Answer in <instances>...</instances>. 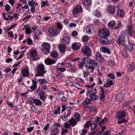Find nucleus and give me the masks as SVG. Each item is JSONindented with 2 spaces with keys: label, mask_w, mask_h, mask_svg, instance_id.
<instances>
[{
  "label": "nucleus",
  "mask_w": 135,
  "mask_h": 135,
  "mask_svg": "<svg viewBox=\"0 0 135 135\" xmlns=\"http://www.w3.org/2000/svg\"><path fill=\"white\" fill-rule=\"evenodd\" d=\"M91 124V121H88L86 122L84 126V128L85 129L87 128L90 126Z\"/></svg>",
  "instance_id": "38"
},
{
  "label": "nucleus",
  "mask_w": 135,
  "mask_h": 135,
  "mask_svg": "<svg viewBox=\"0 0 135 135\" xmlns=\"http://www.w3.org/2000/svg\"><path fill=\"white\" fill-rule=\"evenodd\" d=\"M74 115L75 118L77 120L79 121L80 120V118L79 113H77L75 114H74Z\"/></svg>",
  "instance_id": "45"
},
{
  "label": "nucleus",
  "mask_w": 135,
  "mask_h": 135,
  "mask_svg": "<svg viewBox=\"0 0 135 135\" xmlns=\"http://www.w3.org/2000/svg\"><path fill=\"white\" fill-rule=\"evenodd\" d=\"M80 44L79 43H73L72 45V47L74 50H78L80 47Z\"/></svg>",
  "instance_id": "18"
},
{
  "label": "nucleus",
  "mask_w": 135,
  "mask_h": 135,
  "mask_svg": "<svg viewBox=\"0 0 135 135\" xmlns=\"http://www.w3.org/2000/svg\"><path fill=\"white\" fill-rule=\"evenodd\" d=\"M15 0H9V2L12 6H13Z\"/></svg>",
  "instance_id": "62"
},
{
  "label": "nucleus",
  "mask_w": 135,
  "mask_h": 135,
  "mask_svg": "<svg viewBox=\"0 0 135 135\" xmlns=\"http://www.w3.org/2000/svg\"><path fill=\"white\" fill-rule=\"evenodd\" d=\"M87 90V94L88 95L91 94H96L97 92L96 89L95 88L92 87V86L88 88Z\"/></svg>",
  "instance_id": "12"
},
{
  "label": "nucleus",
  "mask_w": 135,
  "mask_h": 135,
  "mask_svg": "<svg viewBox=\"0 0 135 135\" xmlns=\"http://www.w3.org/2000/svg\"><path fill=\"white\" fill-rule=\"evenodd\" d=\"M57 28H58L60 30H61L62 28V25L60 22H58L57 23Z\"/></svg>",
  "instance_id": "49"
},
{
  "label": "nucleus",
  "mask_w": 135,
  "mask_h": 135,
  "mask_svg": "<svg viewBox=\"0 0 135 135\" xmlns=\"http://www.w3.org/2000/svg\"><path fill=\"white\" fill-rule=\"evenodd\" d=\"M84 65L86 67L91 69V72L93 73L94 69H98L99 66L94 60H91L88 57L85 58L83 60Z\"/></svg>",
  "instance_id": "1"
},
{
  "label": "nucleus",
  "mask_w": 135,
  "mask_h": 135,
  "mask_svg": "<svg viewBox=\"0 0 135 135\" xmlns=\"http://www.w3.org/2000/svg\"><path fill=\"white\" fill-rule=\"evenodd\" d=\"M59 132V130L56 128H55L52 131V132L54 133L57 134Z\"/></svg>",
  "instance_id": "57"
},
{
  "label": "nucleus",
  "mask_w": 135,
  "mask_h": 135,
  "mask_svg": "<svg viewBox=\"0 0 135 135\" xmlns=\"http://www.w3.org/2000/svg\"><path fill=\"white\" fill-rule=\"evenodd\" d=\"M28 4L30 7H31V12L32 13L35 12V7L38 5V3L35 2L33 0L29 1Z\"/></svg>",
  "instance_id": "6"
},
{
  "label": "nucleus",
  "mask_w": 135,
  "mask_h": 135,
  "mask_svg": "<svg viewBox=\"0 0 135 135\" xmlns=\"http://www.w3.org/2000/svg\"><path fill=\"white\" fill-rule=\"evenodd\" d=\"M115 11V8L113 6L109 7L108 8V12L110 14L114 13Z\"/></svg>",
  "instance_id": "25"
},
{
  "label": "nucleus",
  "mask_w": 135,
  "mask_h": 135,
  "mask_svg": "<svg viewBox=\"0 0 135 135\" xmlns=\"http://www.w3.org/2000/svg\"><path fill=\"white\" fill-rule=\"evenodd\" d=\"M25 31H26V34H29L32 32L31 29L29 28H26V29Z\"/></svg>",
  "instance_id": "55"
},
{
  "label": "nucleus",
  "mask_w": 135,
  "mask_h": 135,
  "mask_svg": "<svg viewBox=\"0 0 135 135\" xmlns=\"http://www.w3.org/2000/svg\"><path fill=\"white\" fill-rule=\"evenodd\" d=\"M82 40L83 42H85L88 40L89 37L88 36L85 35L82 37Z\"/></svg>",
  "instance_id": "46"
},
{
  "label": "nucleus",
  "mask_w": 135,
  "mask_h": 135,
  "mask_svg": "<svg viewBox=\"0 0 135 135\" xmlns=\"http://www.w3.org/2000/svg\"><path fill=\"white\" fill-rule=\"evenodd\" d=\"M27 41L28 42V44L29 45H31L32 44V40L30 38H28L27 39Z\"/></svg>",
  "instance_id": "50"
},
{
  "label": "nucleus",
  "mask_w": 135,
  "mask_h": 135,
  "mask_svg": "<svg viewBox=\"0 0 135 135\" xmlns=\"http://www.w3.org/2000/svg\"><path fill=\"white\" fill-rule=\"evenodd\" d=\"M127 48L130 52L132 51L133 50V47L132 44L131 43L130 41L128 39V44L127 45Z\"/></svg>",
  "instance_id": "24"
},
{
  "label": "nucleus",
  "mask_w": 135,
  "mask_h": 135,
  "mask_svg": "<svg viewBox=\"0 0 135 135\" xmlns=\"http://www.w3.org/2000/svg\"><path fill=\"white\" fill-rule=\"evenodd\" d=\"M56 76L59 79H61L63 77V75L61 73H59L56 75Z\"/></svg>",
  "instance_id": "58"
},
{
  "label": "nucleus",
  "mask_w": 135,
  "mask_h": 135,
  "mask_svg": "<svg viewBox=\"0 0 135 135\" xmlns=\"http://www.w3.org/2000/svg\"><path fill=\"white\" fill-rule=\"evenodd\" d=\"M56 61L53 59L48 58L45 60V63L49 65H50L55 64Z\"/></svg>",
  "instance_id": "21"
},
{
  "label": "nucleus",
  "mask_w": 135,
  "mask_h": 135,
  "mask_svg": "<svg viewBox=\"0 0 135 135\" xmlns=\"http://www.w3.org/2000/svg\"><path fill=\"white\" fill-rule=\"evenodd\" d=\"M41 7L42 8L45 6H47L48 4V2L47 1H42L41 2Z\"/></svg>",
  "instance_id": "44"
},
{
  "label": "nucleus",
  "mask_w": 135,
  "mask_h": 135,
  "mask_svg": "<svg viewBox=\"0 0 135 135\" xmlns=\"http://www.w3.org/2000/svg\"><path fill=\"white\" fill-rule=\"evenodd\" d=\"M97 60L99 62H102L104 61V59L99 52H97L96 54Z\"/></svg>",
  "instance_id": "15"
},
{
  "label": "nucleus",
  "mask_w": 135,
  "mask_h": 135,
  "mask_svg": "<svg viewBox=\"0 0 135 135\" xmlns=\"http://www.w3.org/2000/svg\"><path fill=\"white\" fill-rule=\"evenodd\" d=\"M108 65L109 66H112L114 65L115 63L113 60H110L108 61Z\"/></svg>",
  "instance_id": "42"
},
{
  "label": "nucleus",
  "mask_w": 135,
  "mask_h": 135,
  "mask_svg": "<svg viewBox=\"0 0 135 135\" xmlns=\"http://www.w3.org/2000/svg\"><path fill=\"white\" fill-rule=\"evenodd\" d=\"M127 31L128 33L130 34L134 32L132 25H130L127 26Z\"/></svg>",
  "instance_id": "29"
},
{
  "label": "nucleus",
  "mask_w": 135,
  "mask_h": 135,
  "mask_svg": "<svg viewBox=\"0 0 135 135\" xmlns=\"http://www.w3.org/2000/svg\"><path fill=\"white\" fill-rule=\"evenodd\" d=\"M32 85L30 87V89L32 90L33 91L35 90L37 87V82L33 80H32Z\"/></svg>",
  "instance_id": "23"
},
{
  "label": "nucleus",
  "mask_w": 135,
  "mask_h": 135,
  "mask_svg": "<svg viewBox=\"0 0 135 135\" xmlns=\"http://www.w3.org/2000/svg\"><path fill=\"white\" fill-rule=\"evenodd\" d=\"M30 54L31 57L32 59H35L38 58L37 52L35 50H31L30 52Z\"/></svg>",
  "instance_id": "14"
},
{
  "label": "nucleus",
  "mask_w": 135,
  "mask_h": 135,
  "mask_svg": "<svg viewBox=\"0 0 135 135\" xmlns=\"http://www.w3.org/2000/svg\"><path fill=\"white\" fill-rule=\"evenodd\" d=\"M117 13L118 16L120 17H123L124 16V12L123 10L121 9L118 11Z\"/></svg>",
  "instance_id": "30"
},
{
  "label": "nucleus",
  "mask_w": 135,
  "mask_h": 135,
  "mask_svg": "<svg viewBox=\"0 0 135 135\" xmlns=\"http://www.w3.org/2000/svg\"><path fill=\"white\" fill-rule=\"evenodd\" d=\"M83 4L86 6L90 5L91 4V0H83Z\"/></svg>",
  "instance_id": "34"
},
{
  "label": "nucleus",
  "mask_w": 135,
  "mask_h": 135,
  "mask_svg": "<svg viewBox=\"0 0 135 135\" xmlns=\"http://www.w3.org/2000/svg\"><path fill=\"white\" fill-rule=\"evenodd\" d=\"M119 120L118 121L117 123L118 124H121L124 122H126L125 119H122V120L119 119Z\"/></svg>",
  "instance_id": "56"
},
{
  "label": "nucleus",
  "mask_w": 135,
  "mask_h": 135,
  "mask_svg": "<svg viewBox=\"0 0 135 135\" xmlns=\"http://www.w3.org/2000/svg\"><path fill=\"white\" fill-rule=\"evenodd\" d=\"M51 55L52 57H56L58 56L57 52L56 51H53L51 53Z\"/></svg>",
  "instance_id": "35"
},
{
  "label": "nucleus",
  "mask_w": 135,
  "mask_h": 135,
  "mask_svg": "<svg viewBox=\"0 0 135 135\" xmlns=\"http://www.w3.org/2000/svg\"><path fill=\"white\" fill-rule=\"evenodd\" d=\"M100 51L104 53H107L108 54H110L111 53L110 50L109 49L104 47L100 48Z\"/></svg>",
  "instance_id": "22"
},
{
  "label": "nucleus",
  "mask_w": 135,
  "mask_h": 135,
  "mask_svg": "<svg viewBox=\"0 0 135 135\" xmlns=\"http://www.w3.org/2000/svg\"><path fill=\"white\" fill-rule=\"evenodd\" d=\"M30 0H20V2L23 4H27Z\"/></svg>",
  "instance_id": "51"
},
{
  "label": "nucleus",
  "mask_w": 135,
  "mask_h": 135,
  "mask_svg": "<svg viewBox=\"0 0 135 135\" xmlns=\"http://www.w3.org/2000/svg\"><path fill=\"white\" fill-rule=\"evenodd\" d=\"M82 52L87 56H89L91 54V49L88 46H85L81 49Z\"/></svg>",
  "instance_id": "7"
},
{
  "label": "nucleus",
  "mask_w": 135,
  "mask_h": 135,
  "mask_svg": "<svg viewBox=\"0 0 135 135\" xmlns=\"http://www.w3.org/2000/svg\"><path fill=\"white\" fill-rule=\"evenodd\" d=\"M37 70V73L36 75V76H42L45 73L44 69V66L43 64L39 65Z\"/></svg>",
  "instance_id": "4"
},
{
  "label": "nucleus",
  "mask_w": 135,
  "mask_h": 135,
  "mask_svg": "<svg viewBox=\"0 0 135 135\" xmlns=\"http://www.w3.org/2000/svg\"><path fill=\"white\" fill-rule=\"evenodd\" d=\"M33 103L36 105H38L42 104L41 102L39 99H33Z\"/></svg>",
  "instance_id": "33"
},
{
  "label": "nucleus",
  "mask_w": 135,
  "mask_h": 135,
  "mask_svg": "<svg viewBox=\"0 0 135 135\" xmlns=\"http://www.w3.org/2000/svg\"><path fill=\"white\" fill-rule=\"evenodd\" d=\"M95 94H93L89 95V97L91 100H96L98 99V97Z\"/></svg>",
  "instance_id": "32"
},
{
  "label": "nucleus",
  "mask_w": 135,
  "mask_h": 135,
  "mask_svg": "<svg viewBox=\"0 0 135 135\" xmlns=\"http://www.w3.org/2000/svg\"><path fill=\"white\" fill-rule=\"evenodd\" d=\"M49 31L50 33L54 36H56L59 33L57 28L54 27H50L49 29Z\"/></svg>",
  "instance_id": "8"
},
{
  "label": "nucleus",
  "mask_w": 135,
  "mask_h": 135,
  "mask_svg": "<svg viewBox=\"0 0 135 135\" xmlns=\"http://www.w3.org/2000/svg\"><path fill=\"white\" fill-rule=\"evenodd\" d=\"M98 33L100 36L103 38L107 37L109 35V30L106 29H101Z\"/></svg>",
  "instance_id": "5"
},
{
  "label": "nucleus",
  "mask_w": 135,
  "mask_h": 135,
  "mask_svg": "<svg viewBox=\"0 0 135 135\" xmlns=\"http://www.w3.org/2000/svg\"><path fill=\"white\" fill-rule=\"evenodd\" d=\"M38 95L40 97V99L42 100H44L45 98V94L43 91L39 88L37 90Z\"/></svg>",
  "instance_id": "13"
},
{
  "label": "nucleus",
  "mask_w": 135,
  "mask_h": 135,
  "mask_svg": "<svg viewBox=\"0 0 135 135\" xmlns=\"http://www.w3.org/2000/svg\"><path fill=\"white\" fill-rule=\"evenodd\" d=\"M134 66L133 62H132L130 64L128 65L127 66V68L131 71L133 70L134 68H135Z\"/></svg>",
  "instance_id": "31"
},
{
  "label": "nucleus",
  "mask_w": 135,
  "mask_h": 135,
  "mask_svg": "<svg viewBox=\"0 0 135 135\" xmlns=\"http://www.w3.org/2000/svg\"><path fill=\"white\" fill-rule=\"evenodd\" d=\"M129 79V78L128 77H127L125 78L124 81L126 84H128V81Z\"/></svg>",
  "instance_id": "63"
},
{
  "label": "nucleus",
  "mask_w": 135,
  "mask_h": 135,
  "mask_svg": "<svg viewBox=\"0 0 135 135\" xmlns=\"http://www.w3.org/2000/svg\"><path fill=\"white\" fill-rule=\"evenodd\" d=\"M73 85L79 89H81V85L78 83H76L75 84H73Z\"/></svg>",
  "instance_id": "39"
},
{
  "label": "nucleus",
  "mask_w": 135,
  "mask_h": 135,
  "mask_svg": "<svg viewBox=\"0 0 135 135\" xmlns=\"http://www.w3.org/2000/svg\"><path fill=\"white\" fill-rule=\"evenodd\" d=\"M8 34L9 36H10L12 38H14V36L13 35V32L12 31L9 32L8 33Z\"/></svg>",
  "instance_id": "61"
},
{
  "label": "nucleus",
  "mask_w": 135,
  "mask_h": 135,
  "mask_svg": "<svg viewBox=\"0 0 135 135\" xmlns=\"http://www.w3.org/2000/svg\"><path fill=\"white\" fill-rule=\"evenodd\" d=\"M94 27L92 25H89L87 26L86 29V32L92 35L94 32Z\"/></svg>",
  "instance_id": "9"
},
{
  "label": "nucleus",
  "mask_w": 135,
  "mask_h": 135,
  "mask_svg": "<svg viewBox=\"0 0 135 135\" xmlns=\"http://www.w3.org/2000/svg\"><path fill=\"white\" fill-rule=\"evenodd\" d=\"M39 83L42 85L46 83H47V81L45 79H41L39 80Z\"/></svg>",
  "instance_id": "40"
},
{
  "label": "nucleus",
  "mask_w": 135,
  "mask_h": 135,
  "mask_svg": "<svg viewBox=\"0 0 135 135\" xmlns=\"http://www.w3.org/2000/svg\"><path fill=\"white\" fill-rule=\"evenodd\" d=\"M70 38L67 35L64 36L61 39V42L64 44L67 45L70 42Z\"/></svg>",
  "instance_id": "10"
},
{
  "label": "nucleus",
  "mask_w": 135,
  "mask_h": 135,
  "mask_svg": "<svg viewBox=\"0 0 135 135\" xmlns=\"http://www.w3.org/2000/svg\"><path fill=\"white\" fill-rule=\"evenodd\" d=\"M87 131L85 129H83L81 131L80 135H84L87 132Z\"/></svg>",
  "instance_id": "60"
},
{
  "label": "nucleus",
  "mask_w": 135,
  "mask_h": 135,
  "mask_svg": "<svg viewBox=\"0 0 135 135\" xmlns=\"http://www.w3.org/2000/svg\"><path fill=\"white\" fill-rule=\"evenodd\" d=\"M100 98L102 99H103L105 97V92L103 90V88L102 86L100 87Z\"/></svg>",
  "instance_id": "27"
},
{
  "label": "nucleus",
  "mask_w": 135,
  "mask_h": 135,
  "mask_svg": "<svg viewBox=\"0 0 135 135\" xmlns=\"http://www.w3.org/2000/svg\"><path fill=\"white\" fill-rule=\"evenodd\" d=\"M68 132V131L67 129H62V131L61 132L62 135H65Z\"/></svg>",
  "instance_id": "48"
},
{
  "label": "nucleus",
  "mask_w": 135,
  "mask_h": 135,
  "mask_svg": "<svg viewBox=\"0 0 135 135\" xmlns=\"http://www.w3.org/2000/svg\"><path fill=\"white\" fill-rule=\"evenodd\" d=\"M110 133L109 131H105L103 134V135H110Z\"/></svg>",
  "instance_id": "64"
},
{
  "label": "nucleus",
  "mask_w": 135,
  "mask_h": 135,
  "mask_svg": "<svg viewBox=\"0 0 135 135\" xmlns=\"http://www.w3.org/2000/svg\"><path fill=\"white\" fill-rule=\"evenodd\" d=\"M77 123V122L74 119H71L69 121V122L70 124L72 126L76 124Z\"/></svg>",
  "instance_id": "36"
},
{
  "label": "nucleus",
  "mask_w": 135,
  "mask_h": 135,
  "mask_svg": "<svg viewBox=\"0 0 135 135\" xmlns=\"http://www.w3.org/2000/svg\"><path fill=\"white\" fill-rule=\"evenodd\" d=\"M42 47L41 50L42 52L46 54H49L50 48V45L47 43H44L42 44Z\"/></svg>",
  "instance_id": "3"
},
{
  "label": "nucleus",
  "mask_w": 135,
  "mask_h": 135,
  "mask_svg": "<svg viewBox=\"0 0 135 135\" xmlns=\"http://www.w3.org/2000/svg\"><path fill=\"white\" fill-rule=\"evenodd\" d=\"M13 18V16H8L6 19V20L8 21L9 20H11Z\"/></svg>",
  "instance_id": "59"
},
{
  "label": "nucleus",
  "mask_w": 135,
  "mask_h": 135,
  "mask_svg": "<svg viewBox=\"0 0 135 135\" xmlns=\"http://www.w3.org/2000/svg\"><path fill=\"white\" fill-rule=\"evenodd\" d=\"M97 127V125L95 124H92L91 126V130H94L96 129Z\"/></svg>",
  "instance_id": "43"
},
{
  "label": "nucleus",
  "mask_w": 135,
  "mask_h": 135,
  "mask_svg": "<svg viewBox=\"0 0 135 135\" xmlns=\"http://www.w3.org/2000/svg\"><path fill=\"white\" fill-rule=\"evenodd\" d=\"M123 96L121 93H119L117 95L116 99L118 101H121L123 100Z\"/></svg>",
  "instance_id": "28"
},
{
  "label": "nucleus",
  "mask_w": 135,
  "mask_h": 135,
  "mask_svg": "<svg viewBox=\"0 0 135 135\" xmlns=\"http://www.w3.org/2000/svg\"><path fill=\"white\" fill-rule=\"evenodd\" d=\"M122 55L123 56V57L125 58H126L127 57L128 55L127 52L126 51V50H125L123 51L122 54Z\"/></svg>",
  "instance_id": "52"
},
{
  "label": "nucleus",
  "mask_w": 135,
  "mask_h": 135,
  "mask_svg": "<svg viewBox=\"0 0 135 135\" xmlns=\"http://www.w3.org/2000/svg\"><path fill=\"white\" fill-rule=\"evenodd\" d=\"M93 14L94 15L97 17H99L101 16V13L100 12L97 10L94 11L93 12Z\"/></svg>",
  "instance_id": "37"
},
{
  "label": "nucleus",
  "mask_w": 135,
  "mask_h": 135,
  "mask_svg": "<svg viewBox=\"0 0 135 135\" xmlns=\"http://www.w3.org/2000/svg\"><path fill=\"white\" fill-rule=\"evenodd\" d=\"M119 113V115H117V118L118 119H120L121 118H124L126 117V114L123 110H121L118 112Z\"/></svg>",
  "instance_id": "17"
},
{
  "label": "nucleus",
  "mask_w": 135,
  "mask_h": 135,
  "mask_svg": "<svg viewBox=\"0 0 135 135\" xmlns=\"http://www.w3.org/2000/svg\"><path fill=\"white\" fill-rule=\"evenodd\" d=\"M82 11V8L80 5H77L73 9V13L74 15L77 14L78 13L81 12Z\"/></svg>",
  "instance_id": "11"
},
{
  "label": "nucleus",
  "mask_w": 135,
  "mask_h": 135,
  "mask_svg": "<svg viewBox=\"0 0 135 135\" xmlns=\"http://www.w3.org/2000/svg\"><path fill=\"white\" fill-rule=\"evenodd\" d=\"M21 72L22 74V76H27L30 75L28 69L27 67H25L24 69L22 70Z\"/></svg>",
  "instance_id": "16"
},
{
  "label": "nucleus",
  "mask_w": 135,
  "mask_h": 135,
  "mask_svg": "<svg viewBox=\"0 0 135 135\" xmlns=\"http://www.w3.org/2000/svg\"><path fill=\"white\" fill-rule=\"evenodd\" d=\"M100 119L101 121H100V122L99 123V125H101L103 123H105L107 122L108 120V119L107 118H105L103 119H102L101 118Z\"/></svg>",
  "instance_id": "47"
},
{
  "label": "nucleus",
  "mask_w": 135,
  "mask_h": 135,
  "mask_svg": "<svg viewBox=\"0 0 135 135\" xmlns=\"http://www.w3.org/2000/svg\"><path fill=\"white\" fill-rule=\"evenodd\" d=\"M115 25V22L113 21H111L108 24V25L109 27H112Z\"/></svg>",
  "instance_id": "41"
},
{
  "label": "nucleus",
  "mask_w": 135,
  "mask_h": 135,
  "mask_svg": "<svg viewBox=\"0 0 135 135\" xmlns=\"http://www.w3.org/2000/svg\"><path fill=\"white\" fill-rule=\"evenodd\" d=\"M22 5L20 3H18L17 4V6L16 7V9H17L16 11H17V10H21V8H20L22 7Z\"/></svg>",
  "instance_id": "54"
},
{
  "label": "nucleus",
  "mask_w": 135,
  "mask_h": 135,
  "mask_svg": "<svg viewBox=\"0 0 135 135\" xmlns=\"http://www.w3.org/2000/svg\"><path fill=\"white\" fill-rule=\"evenodd\" d=\"M91 101L90 99L88 98H85L83 102L82 103L85 107H88V104H91Z\"/></svg>",
  "instance_id": "20"
},
{
  "label": "nucleus",
  "mask_w": 135,
  "mask_h": 135,
  "mask_svg": "<svg viewBox=\"0 0 135 135\" xmlns=\"http://www.w3.org/2000/svg\"><path fill=\"white\" fill-rule=\"evenodd\" d=\"M41 34V32L39 30H37L34 33V38L37 39L39 38V35Z\"/></svg>",
  "instance_id": "26"
},
{
  "label": "nucleus",
  "mask_w": 135,
  "mask_h": 135,
  "mask_svg": "<svg viewBox=\"0 0 135 135\" xmlns=\"http://www.w3.org/2000/svg\"><path fill=\"white\" fill-rule=\"evenodd\" d=\"M59 48L60 52L62 53L65 52L66 46L65 45L63 44H60L59 45Z\"/></svg>",
  "instance_id": "19"
},
{
  "label": "nucleus",
  "mask_w": 135,
  "mask_h": 135,
  "mask_svg": "<svg viewBox=\"0 0 135 135\" xmlns=\"http://www.w3.org/2000/svg\"><path fill=\"white\" fill-rule=\"evenodd\" d=\"M57 71H60L61 72H63L66 70V69L65 68H58L57 69Z\"/></svg>",
  "instance_id": "53"
},
{
  "label": "nucleus",
  "mask_w": 135,
  "mask_h": 135,
  "mask_svg": "<svg viewBox=\"0 0 135 135\" xmlns=\"http://www.w3.org/2000/svg\"><path fill=\"white\" fill-rule=\"evenodd\" d=\"M126 36V33L125 32H122L120 35L117 41V43L119 45H122L124 46H126V45H124L125 41H124Z\"/></svg>",
  "instance_id": "2"
}]
</instances>
